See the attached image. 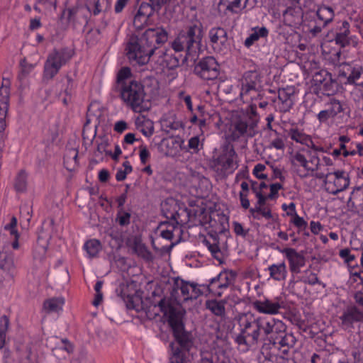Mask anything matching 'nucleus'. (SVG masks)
Instances as JSON below:
<instances>
[{
    "label": "nucleus",
    "mask_w": 363,
    "mask_h": 363,
    "mask_svg": "<svg viewBox=\"0 0 363 363\" xmlns=\"http://www.w3.org/2000/svg\"><path fill=\"white\" fill-rule=\"evenodd\" d=\"M167 40V33L162 28L147 29L139 41L132 40L128 45L127 55L133 62L145 65L149 61L157 45L164 43Z\"/></svg>",
    "instance_id": "obj_1"
},
{
    "label": "nucleus",
    "mask_w": 363,
    "mask_h": 363,
    "mask_svg": "<svg viewBox=\"0 0 363 363\" xmlns=\"http://www.w3.org/2000/svg\"><path fill=\"white\" fill-rule=\"evenodd\" d=\"M157 307L163 313L164 320L167 321L172 328L175 340L183 349L189 350L191 345V338L189 334L184 330L181 314L167 299L161 300Z\"/></svg>",
    "instance_id": "obj_2"
},
{
    "label": "nucleus",
    "mask_w": 363,
    "mask_h": 363,
    "mask_svg": "<svg viewBox=\"0 0 363 363\" xmlns=\"http://www.w3.org/2000/svg\"><path fill=\"white\" fill-rule=\"evenodd\" d=\"M121 95L125 105L134 112L142 113L150 108L151 104L145 99L143 86L135 80L124 83Z\"/></svg>",
    "instance_id": "obj_3"
},
{
    "label": "nucleus",
    "mask_w": 363,
    "mask_h": 363,
    "mask_svg": "<svg viewBox=\"0 0 363 363\" xmlns=\"http://www.w3.org/2000/svg\"><path fill=\"white\" fill-rule=\"evenodd\" d=\"M201 26L199 22L191 25L186 31H182L172 43V48L176 52H181L184 49L191 50L194 44H199L201 40Z\"/></svg>",
    "instance_id": "obj_4"
},
{
    "label": "nucleus",
    "mask_w": 363,
    "mask_h": 363,
    "mask_svg": "<svg viewBox=\"0 0 363 363\" xmlns=\"http://www.w3.org/2000/svg\"><path fill=\"white\" fill-rule=\"evenodd\" d=\"M95 144L96 146V150L94 151L96 157L102 160L106 157H110L114 161H118L122 154V150L118 145L115 144L113 145L114 151H112V145L108 136L105 135H99L96 138Z\"/></svg>",
    "instance_id": "obj_5"
},
{
    "label": "nucleus",
    "mask_w": 363,
    "mask_h": 363,
    "mask_svg": "<svg viewBox=\"0 0 363 363\" xmlns=\"http://www.w3.org/2000/svg\"><path fill=\"white\" fill-rule=\"evenodd\" d=\"M349 184V176L345 171L337 170L334 172L328 173L326 176V189L333 194H335L346 189Z\"/></svg>",
    "instance_id": "obj_6"
},
{
    "label": "nucleus",
    "mask_w": 363,
    "mask_h": 363,
    "mask_svg": "<svg viewBox=\"0 0 363 363\" xmlns=\"http://www.w3.org/2000/svg\"><path fill=\"white\" fill-rule=\"evenodd\" d=\"M65 54L63 51H53L51 52L45 64L44 79H50L59 72L60 69L66 62Z\"/></svg>",
    "instance_id": "obj_7"
},
{
    "label": "nucleus",
    "mask_w": 363,
    "mask_h": 363,
    "mask_svg": "<svg viewBox=\"0 0 363 363\" xmlns=\"http://www.w3.org/2000/svg\"><path fill=\"white\" fill-rule=\"evenodd\" d=\"M196 72L203 79H214L218 76L219 65L215 58L208 57L201 60L196 67Z\"/></svg>",
    "instance_id": "obj_8"
},
{
    "label": "nucleus",
    "mask_w": 363,
    "mask_h": 363,
    "mask_svg": "<svg viewBox=\"0 0 363 363\" xmlns=\"http://www.w3.org/2000/svg\"><path fill=\"white\" fill-rule=\"evenodd\" d=\"M235 274L233 272H221L216 277L211 279L208 290L216 296H220L221 289L226 288L234 279Z\"/></svg>",
    "instance_id": "obj_9"
},
{
    "label": "nucleus",
    "mask_w": 363,
    "mask_h": 363,
    "mask_svg": "<svg viewBox=\"0 0 363 363\" xmlns=\"http://www.w3.org/2000/svg\"><path fill=\"white\" fill-rule=\"evenodd\" d=\"M209 38L213 50L220 53H225L228 49L227 33L225 29L218 27L209 31Z\"/></svg>",
    "instance_id": "obj_10"
},
{
    "label": "nucleus",
    "mask_w": 363,
    "mask_h": 363,
    "mask_svg": "<svg viewBox=\"0 0 363 363\" xmlns=\"http://www.w3.org/2000/svg\"><path fill=\"white\" fill-rule=\"evenodd\" d=\"M259 326L267 335H271L272 337L277 336L285 331L284 323L276 318H258Z\"/></svg>",
    "instance_id": "obj_11"
},
{
    "label": "nucleus",
    "mask_w": 363,
    "mask_h": 363,
    "mask_svg": "<svg viewBox=\"0 0 363 363\" xmlns=\"http://www.w3.org/2000/svg\"><path fill=\"white\" fill-rule=\"evenodd\" d=\"M174 291L179 298L184 300L196 298L201 294V289H198L195 285L182 280L176 282Z\"/></svg>",
    "instance_id": "obj_12"
},
{
    "label": "nucleus",
    "mask_w": 363,
    "mask_h": 363,
    "mask_svg": "<svg viewBox=\"0 0 363 363\" xmlns=\"http://www.w3.org/2000/svg\"><path fill=\"white\" fill-rule=\"evenodd\" d=\"M257 203L254 208H251L250 212L254 218L259 220L262 217L266 219L272 218L271 210L264 206L267 199V194L262 191L257 192Z\"/></svg>",
    "instance_id": "obj_13"
},
{
    "label": "nucleus",
    "mask_w": 363,
    "mask_h": 363,
    "mask_svg": "<svg viewBox=\"0 0 363 363\" xmlns=\"http://www.w3.org/2000/svg\"><path fill=\"white\" fill-rule=\"evenodd\" d=\"M160 70L166 75L169 80L176 78V68L179 65V60L171 55L165 54L160 60Z\"/></svg>",
    "instance_id": "obj_14"
},
{
    "label": "nucleus",
    "mask_w": 363,
    "mask_h": 363,
    "mask_svg": "<svg viewBox=\"0 0 363 363\" xmlns=\"http://www.w3.org/2000/svg\"><path fill=\"white\" fill-rule=\"evenodd\" d=\"M259 82V78L257 72L250 71L245 72L240 82V96L248 94L250 91H255Z\"/></svg>",
    "instance_id": "obj_15"
},
{
    "label": "nucleus",
    "mask_w": 363,
    "mask_h": 363,
    "mask_svg": "<svg viewBox=\"0 0 363 363\" xmlns=\"http://www.w3.org/2000/svg\"><path fill=\"white\" fill-rule=\"evenodd\" d=\"M9 87L3 84L0 88V133L6 128V117L9 109Z\"/></svg>",
    "instance_id": "obj_16"
},
{
    "label": "nucleus",
    "mask_w": 363,
    "mask_h": 363,
    "mask_svg": "<svg viewBox=\"0 0 363 363\" xmlns=\"http://www.w3.org/2000/svg\"><path fill=\"white\" fill-rule=\"evenodd\" d=\"M313 82L323 94L330 95L333 92V84L330 75L326 72H320L313 77Z\"/></svg>",
    "instance_id": "obj_17"
},
{
    "label": "nucleus",
    "mask_w": 363,
    "mask_h": 363,
    "mask_svg": "<svg viewBox=\"0 0 363 363\" xmlns=\"http://www.w3.org/2000/svg\"><path fill=\"white\" fill-rule=\"evenodd\" d=\"M162 145L167 148L166 155L171 157L179 155L182 150L186 149L184 141L180 137H173L163 140Z\"/></svg>",
    "instance_id": "obj_18"
},
{
    "label": "nucleus",
    "mask_w": 363,
    "mask_h": 363,
    "mask_svg": "<svg viewBox=\"0 0 363 363\" xmlns=\"http://www.w3.org/2000/svg\"><path fill=\"white\" fill-rule=\"evenodd\" d=\"M255 308L259 313L264 314L275 315L279 313L281 309V303L279 301L265 299L257 301L254 303Z\"/></svg>",
    "instance_id": "obj_19"
},
{
    "label": "nucleus",
    "mask_w": 363,
    "mask_h": 363,
    "mask_svg": "<svg viewBox=\"0 0 363 363\" xmlns=\"http://www.w3.org/2000/svg\"><path fill=\"white\" fill-rule=\"evenodd\" d=\"M218 163L225 170H233L238 167L237 155L232 147H227L218 159Z\"/></svg>",
    "instance_id": "obj_20"
},
{
    "label": "nucleus",
    "mask_w": 363,
    "mask_h": 363,
    "mask_svg": "<svg viewBox=\"0 0 363 363\" xmlns=\"http://www.w3.org/2000/svg\"><path fill=\"white\" fill-rule=\"evenodd\" d=\"M152 13L153 9L150 4H142L134 18V26L138 29L142 28L147 23L148 18Z\"/></svg>",
    "instance_id": "obj_21"
},
{
    "label": "nucleus",
    "mask_w": 363,
    "mask_h": 363,
    "mask_svg": "<svg viewBox=\"0 0 363 363\" xmlns=\"http://www.w3.org/2000/svg\"><path fill=\"white\" fill-rule=\"evenodd\" d=\"M284 253L289 262L291 271L298 273L301 267L305 264L304 257L291 248L285 249Z\"/></svg>",
    "instance_id": "obj_22"
},
{
    "label": "nucleus",
    "mask_w": 363,
    "mask_h": 363,
    "mask_svg": "<svg viewBox=\"0 0 363 363\" xmlns=\"http://www.w3.org/2000/svg\"><path fill=\"white\" fill-rule=\"evenodd\" d=\"M302 11L299 7L289 8L284 13L285 23L291 27H297L302 23Z\"/></svg>",
    "instance_id": "obj_23"
},
{
    "label": "nucleus",
    "mask_w": 363,
    "mask_h": 363,
    "mask_svg": "<svg viewBox=\"0 0 363 363\" xmlns=\"http://www.w3.org/2000/svg\"><path fill=\"white\" fill-rule=\"evenodd\" d=\"M49 344L52 350L53 355L57 359H60V352L68 354L72 351V346L69 342L63 340H58L57 337H52L49 341Z\"/></svg>",
    "instance_id": "obj_24"
},
{
    "label": "nucleus",
    "mask_w": 363,
    "mask_h": 363,
    "mask_svg": "<svg viewBox=\"0 0 363 363\" xmlns=\"http://www.w3.org/2000/svg\"><path fill=\"white\" fill-rule=\"evenodd\" d=\"M135 124L136 128L147 137L151 136L154 133L153 122L143 115L135 118Z\"/></svg>",
    "instance_id": "obj_25"
},
{
    "label": "nucleus",
    "mask_w": 363,
    "mask_h": 363,
    "mask_svg": "<svg viewBox=\"0 0 363 363\" xmlns=\"http://www.w3.org/2000/svg\"><path fill=\"white\" fill-rule=\"evenodd\" d=\"M65 304V298L59 296L50 298L45 301L43 303V310L48 313H59L62 311Z\"/></svg>",
    "instance_id": "obj_26"
},
{
    "label": "nucleus",
    "mask_w": 363,
    "mask_h": 363,
    "mask_svg": "<svg viewBox=\"0 0 363 363\" xmlns=\"http://www.w3.org/2000/svg\"><path fill=\"white\" fill-rule=\"evenodd\" d=\"M259 330H261L259 326L258 318H257V325L254 328L247 330L245 333L240 334V336L238 337V343H246V344H255L259 339Z\"/></svg>",
    "instance_id": "obj_27"
},
{
    "label": "nucleus",
    "mask_w": 363,
    "mask_h": 363,
    "mask_svg": "<svg viewBox=\"0 0 363 363\" xmlns=\"http://www.w3.org/2000/svg\"><path fill=\"white\" fill-rule=\"evenodd\" d=\"M269 277L275 281H284L287 276L286 266L284 262L273 264L268 267Z\"/></svg>",
    "instance_id": "obj_28"
},
{
    "label": "nucleus",
    "mask_w": 363,
    "mask_h": 363,
    "mask_svg": "<svg viewBox=\"0 0 363 363\" xmlns=\"http://www.w3.org/2000/svg\"><path fill=\"white\" fill-rule=\"evenodd\" d=\"M17 219L16 217H11L9 222L4 225V230L6 231L9 235L13 239L11 243V246L13 250H18L19 248V233L16 229L17 227Z\"/></svg>",
    "instance_id": "obj_29"
},
{
    "label": "nucleus",
    "mask_w": 363,
    "mask_h": 363,
    "mask_svg": "<svg viewBox=\"0 0 363 363\" xmlns=\"http://www.w3.org/2000/svg\"><path fill=\"white\" fill-rule=\"evenodd\" d=\"M247 0H220V8L225 7V9L235 13H240L246 7Z\"/></svg>",
    "instance_id": "obj_30"
},
{
    "label": "nucleus",
    "mask_w": 363,
    "mask_h": 363,
    "mask_svg": "<svg viewBox=\"0 0 363 363\" xmlns=\"http://www.w3.org/2000/svg\"><path fill=\"white\" fill-rule=\"evenodd\" d=\"M165 228L161 230V236L167 240H177L180 238L182 233V228L179 225L168 223L165 225Z\"/></svg>",
    "instance_id": "obj_31"
},
{
    "label": "nucleus",
    "mask_w": 363,
    "mask_h": 363,
    "mask_svg": "<svg viewBox=\"0 0 363 363\" xmlns=\"http://www.w3.org/2000/svg\"><path fill=\"white\" fill-rule=\"evenodd\" d=\"M88 258H93L98 255L101 250V242L96 239H91L86 241L83 246Z\"/></svg>",
    "instance_id": "obj_32"
},
{
    "label": "nucleus",
    "mask_w": 363,
    "mask_h": 363,
    "mask_svg": "<svg viewBox=\"0 0 363 363\" xmlns=\"http://www.w3.org/2000/svg\"><path fill=\"white\" fill-rule=\"evenodd\" d=\"M241 334L257 325V319L250 313L242 314L239 318Z\"/></svg>",
    "instance_id": "obj_33"
},
{
    "label": "nucleus",
    "mask_w": 363,
    "mask_h": 363,
    "mask_svg": "<svg viewBox=\"0 0 363 363\" xmlns=\"http://www.w3.org/2000/svg\"><path fill=\"white\" fill-rule=\"evenodd\" d=\"M103 111L101 106L96 102H94L89 106L88 108L87 121L89 123L95 121L96 123H99ZM95 126H96V124H95Z\"/></svg>",
    "instance_id": "obj_34"
},
{
    "label": "nucleus",
    "mask_w": 363,
    "mask_h": 363,
    "mask_svg": "<svg viewBox=\"0 0 363 363\" xmlns=\"http://www.w3.org/2000/svg\"><path fill=\"white\" fill-rule=\"evenodd\" d=\"M268 31L264 27L255 28L252 30V33L249 36L245 39V45L249 48L260 38L266 37Z\"/></svg>",
    "instance_id": "obj_35"
},
{
    "label": "nucleus",
    "mask_w": 363,
    "mask_h": 363,
    "mask_svg": "<svg viewBox=\"0 0 363 363\" xmlns=\"http://www.w3.org/2000/svg\"><path fill=\"white\" fill-rule=\"evenodd\" d=\"M316 14L318 19L322 21L324 25L332 21L335 16L333 9L326 6L318 7Z\"/></svg>",
    "instance_id": "obj_36"
},
{
    "label": "nucleus",
    "mask_w": 363,
    "mask_h": 363,
    "mask_svg": "<svg viewBox=\"0 0 363 363\" xmlns=\"http://www.w3.org/2000/svg\"><path fill=\"white\" fill-rule=\"evenodd\" d=\"M0 267L5 271L11 272L15 268L13 256L11 253L0 252Z\"/></svg>",
    "instance_id": "obj_37"
},
{
    "label": "nucleus",
    "mask_w": 363,
    "mask_h": 363,
    "mask_svg": "<svg viewBox=\"0 0 363 363\" xmlns=\"http://www.w3.org/2000/svg\"><path fill=\"white\" fill-rule=\"evenodd\" d=\"M288 135L291 140L296 143L306 145H308L309 143H311L308 135L296 128H291L288 132Z\"/></svg>",
    "instance_id": "obj_38"
},
{
    "label": "nucleus",
    "mask_w": 363,
    "mask_h": 363,
    "mask_svg": "<svg viewBox=\"0 0 363 363\" xmlns=\"http://www.w3.org/2000/svg\"><path fill=\"white\" fill-rule=\"evenodd\" d=\"M169 346L171 347L170 363H186L183 350L179 347H175L173 342Z\"/></svg>",
    "instance_id": "obj_39"
},
{
    "label": "nucleus",
    "mask_w": 363,
    "mask_h": 363,
    "mask_svg": "<svg viewBox=\"0 0 363 363\" xmlns=\"http://www.w3.org/2000/svg\"><path fill=\"white\" fill-rule=\"evenodd\" d=\"M131 248L138 256L146 259L149 258L150 252L139 238L134 239L131 244Z\"/></svg>",
    "instance_id": "obj_40"
},
{
    "label": "nucleus",
    "mask_w": 363,
    "mask_h": 363,
    "mask_svg": "<svg viewBox=\"0 0 363 363\" xmlns=\"http://www.w3.org/2000/svg\"><path fill=\"white\" fill-rule=\"evenodd\" d=\"M132 171L133 168L130 163L128 160L124 161L122 164V167H119L117 170L116 174V180L118 182L123 181L127 175L131 173Z\"/></svg>",
    "instance_id": "obj_41"
},
{
    "label": "nucleus",
    "mask_w": 363,
    "mask_h": 363,
    "mask_svg": "<svg viewBox=\"0 0 363 363\" xmlns=\"http://www.w3.org/2000/svg\"><path fill=\"white\" fill-rule=\"evenodd\" d=\"M9 326V320L4 315L0 319V350L2 349L6 342V335Z\"/></svg>",
    "instance_id": "obj_42"
},
{
    "label": "nucleus",
    "mask_w": 363,
    "mask_h": 363,
    "mask_svg": "<svg viewBox=\"0 0 363 363\" xmlns=\"http://www.w3.org/2000/svg\"><path fill=\"white\" fill-rule=\"evenodd\" d=\"M206 307L215 315H220L224 312V304L222 302L210 300L206 301Z\"/></svg>",
    "instance_id": "obj_43"
},
{
    "label": "nucleus",
    "mask_w": 363,
    "mask_h": 363,
    "mask_svg": "<svg viewBox=\"0 0 363 363\" xmlns=\"http://www.w3.org/2000/svg\"><path fill=\"white\" fill-rule=\"evenodd\" d=\"M202 146V141L199 136H194L189 140L188 147L186 150L192 153H196L201 150Z\"/></svg>",
    "instance_id": "obj_44"
},
{
    "label": "nucleus",
    "mask_w": 363,
    "mask_h": 363,
    "mask_svg": "<svg viewBox=\"0 0 363 363\" xmlns=\"http://www.w3.org/2000/svg\"><path fill=\"white\" fill-rule=\"evenodd\" d=\"M160 124L162 129L165 132H169L170 130L177 128L172 116H163L160 119Z\"/></svg>",
    "instance_id": "obj_45"
},
{
    "label": "nucleus",
    "mask_w": 363,
    "mask_h": 363,
    "mask_svg": "<svg viewBox=\"0 0 363 363\" xmlns=\"http://www.w3.org/2000/svg\"><path fill=\"white\" fill-rule=\"evenodd\" d=\"M26 179L27 175L25 172L21 171L18 173L15 182V188L17 191H23L26 189Z\"/></svg>",
    "instance_id": "obj_46"
},
{
    "label": "nucleus",
    "mask_w": 363,
    "mask_h": 363,
    "mask_svg": "<svg viewBox=\"0 0 363 363\" xmlns=\"http://www.w3.org/2000/svg\"><path fill=\"white\" fill-rule=\"evenodd\" d=\"M131 72L128 67H123L118 73V82L123 86L124 83H128L130 79Z\"/></svg>",
    "instance_id": "obj_47"
},
{
    "label": "nucleus",
    "mask_w": 363,
    "mask_h": 363,
    "mask_svg": "<svg viewBox=\"0 0 363 363\" xmlns=\"http://www.w3.org/2000/svg\"><path fill=\"white\" fill-rule=\"evenodd\" d=\"M343 26L345 28V32L343 33L337 34L335 38V40L337 44L342 46H345L346 45L350 43V40L347 37V34L349 33L348 24L347 23H344Z\"/></svg>",
    "instance_id": "obj_48"
},
{
    "label": "nucleus",
    "mask_w": 363,
    "mask_h": 363,
    "mask_svg": "<svg viewBox=\"0 0 363 363\" xmlns=\"http://www.w3.org/2000/svg\"><path fill=\"white\" fill-rule=\"evenodd\" d=\"M46 252V243L45 242H42L41 243L40 241L38 243V245L35 247L33 257L36 259H41L45 255Z\"/></svg>",
    "instance_id": "obj_49"
},
{
    "label": "nucleus",
    "mask_w": 363,
    "mask_h": 363,
    "mask_svg": "<svg viewBox=\"0 0 363 363\" xmlns=\"http://www.w3.org/2000/svg\"><path fill=\"white\" fill-rule=\"evenodd\" d=\"M108 5V0H97L94 3V8L92 9V12L94 15H97L104 10L106 9Z\"/></svg>",
    "instance_id": "obj_50"
},
{
    "label": "nucleus",
    "mask_w": 363,
    "mask_h": 363,
    "mask_svg": "<svg viewBox=\"0 0 363 363\" xmlns=\"http://www.w3.org/2000/svg\"><path fill=\"white\" fill-rule=\"evenodd\" d=\"M319 164V159L317 157H312L309 160H306V164L304 169L308 172H313L318 169Z\"/></svg>",
    "instance_id": "obj_51"
},
{
    "label": "nucleus",
    "mask_w": 363,
    "mask_h": 363,
    "mask_svg": "<svg viewBox=\"0 0 363 363\" xmlns=\"http://www.w3.org/2000/svg\"><path fill=\"white\" fill-rule=\"evenodd\" d=\"M293 224L301 230H304L307 228V222L302 218L300 217L297 213L294 215L291 218Z\"/></svg>",
    "instance_id": "obj_52"
},
{
    "label": "nucleus",
    "mask_w": 363,
    "mask_h": 363,
    "mask_svg": "<svg viewBox=\"0 0 363 363\" xmlns=\"http://www.w3.org/2000/svg\"><path fill=\"white\" fill-rule=\"evenodd\" d=\"M266 169V166L262 164H257L255 165L253 169V174L254 175L261 179H264L267 178V174L264 173V171Z\"/></svg>",
    "instance_id": "obj_53"
},
{
    "label": "nucleus",
    "mask_w": 363,
    "mask_h": 363,
    "mask_svg": "<svg viewBox=\"0 0 363 363\" xmlns=\"http://www.w3.org/2000/svg\"><path fill=\"white\" fill-rule=\"evenodd\" d=\"M301 280L303 282L308 283L310 284H315L318 281V278L315 274L311 271H306L304 274L301 277Z\"/></svg>",
    "instance_id": "obj_54"
},
{
    "label": "nucleus",
    "mask_w": 363,
    "mask_h": 363,
    "mask_svg": "<svg viewBox=\"0 0 363 363\" xmlns=\"http://www.w3.org/2000/svg\"><path fill=\"white\" fill-rule=\"evenodd\" d=\"M130 214L124 211H120L118 213L117 220L121 225H128L130 223Z\"/></svg>",
    "instance_id": "obj_55"
},
{
    "label": "nucleus",
    "mask_w": 363,
    "mask_h": 363,
    "mask_svg": "<svg viewBox=\"0 0 363 363\" xmlns=\"http://www.w3.org/2000/svg\"><path fill=\"white\" fill-rule=\"evenodd\" d=\"M139 156L141 163L145 164L150 157V152L145 146H140Z\"/></svg>",
    "instance_id": "obj_56"
},
{
    "label": "nucleus",
    "mask_w": 363,
    "mask_h": 363,
    "mask_svg": "<svg viewBox=\"0 0 363 363\" xmlns=\"http://www.w3.org/2000/svg\"><path fill=\"white\" fill-rule=\"evenodd\" d=\"M334 116L342 111V107L340 101L337 100H332L330 106L328 108Z\"/></svg>",
    "instance_id": "obj_57"
},
{
    "label": "nucleus",
    "mask_w": 363,
    "mask_h": 363,
    "mask_svg": "<svg viewBox=\"0 0 363 363\" xmlns=\"http://www.w3.org/2000/svg\"><path fill=\"white\" fill-rule=\"evenodd\" d=\"M235 129L238 132V135H242L246 133L247 129V124L242 120L236 121L234 124Z\"/></svg>",
    "instance_id": "obj_58"
},
{
    "label": "nucleus",
    "mask_w": 363,
    "mask_h": 363,
    "mask_svg": "<svg viewBox=\"0 0 363 363\" xmlns=\"http://www.w3.org/2000/svg\"><path fill=\"white\" fill-rule=\"evenodd\" d=\"M282 188V186L279 183H275L270 186V193L267 194V199H273L277 197L278 191Z\"/></svg>",
    "instance_id": "obj_59"
},
{
    "label": "nucleus",
    "mask_w": 363,
    "mask_h": 363,
    "mask_svg": "<svg viewBox=\"0 0 363 363\" xmlns=\"http://www.w3.org/2000/svg\"><path fill=\"white\" fill-rule=\"evenodd\" d=\"M232 225H233V230L237 235H240V236H242V237H245L246 235L247 230H245L244 229V228L240 223H238L237 221H234V222H233Z\"/></svg>",
    "instance_id": "obj_60"
},
{
    "label": "nucleus",
    "mask_w": 363,
    "mask_h": 363,
    "mask_svg": "<svg viewBox=\"0 0 363 363\" xmlns=\"http://www.w3.org/2000/svg\"><path fill=\"white\" fill-rule=\"evenodd\" d=\"M363 73L359 68H354L351 74L349 76L347 80L349 83H354L358 79L361 77Z\"/></svg>",
    "instance_id": "obj_61"
},
{
    "label": "nucleus",
    "mask_w": 363,
    "mask_h": 363,
    "mask_svg": "<svg viewBox=\"0 0 363 363\" xmlns=\"http://www.w3.org/2000/svg\"><path fill=\"white\" fill-rule=\"evenodd\" d=\"M306 160L307 159L302 154L296 153L294 157V163L296 165H299L304 169L306 164Z\"/></svg>",
    "instance_id": "obj_62"
},
{
    "label": "nucleus",
    "mask_w": 363,
    "mask_h": 363,
    "mask_svg": "<svg viewBox=\"0 0 363 363\" xmlns=\"http://www.w3.org/2000/svg\"><path fill=\"white\" fill-rule=\"evenodd\" d=\"M333 117H334V116L332 115V113L330 111L329 109L321 111L318 114V118L322 123L326 122L329 118H333Z\"/></svg>",
    "instance_id": "obj_63"
},
{
    "label": "nucleus",
    "mask_w": 363,
    "mask_h": 363,
    "mask_svg": "<svg viewBox=\"0 0 363 363\" xmlns=\"http://www.w3.org/2000/svg\"><path fill=\"white\" fill-rule=\"evenodd\" d=\"M128 128V124L125 121H118L115 123L113 130L119 133H123Z\"/></svg>",
    "instance_id": "obj_64"
}]
</instances>
